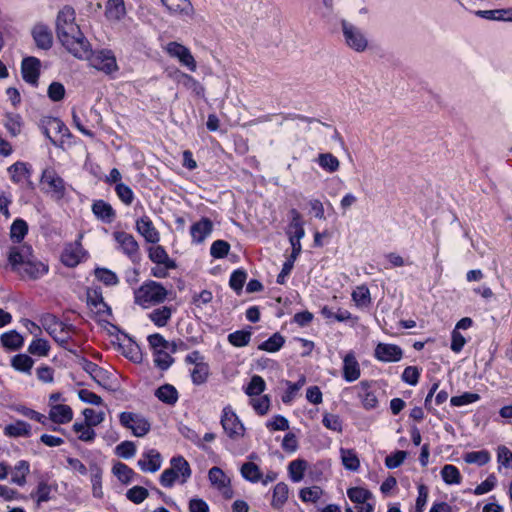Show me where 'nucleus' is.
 <instances>
[{"mask_svg":"<svg viewBox=\"0 0 512 512\" xmlns=\"http://www.w3.org/2000/svg\"><path fill=\"white\" fill-rule=\"evenodd\" d=\"M5 128L11 136L15 137L21 132V117L18 114H7L4 123Z\"/></svg>","mask_w":512,"mask_h":512,"instance_id":"13d9d810","label":"nucleus"},{"mask_svg":"<svg viewBox=\"0 0 512 512\" xmlns=\"http://www.w3.org/2000/svg\"><path fill=\"white\" fill-rule=\"evenodd\" d=\"M129 341L130 343L126 346L120 345V347L123 349L124 356L135 363L140 362L142 355L139 346L134 341H132L131 338H129Z\"/></svg>","mask_w":512,"mask_h":512,"instance_id":"338daca9","label":"nucleus"},{"mask_svg":"<svg viewBox=\"0 0 512 512\" xmlns=\"http://www.w3.org/2000/svg\"><path fill=\"white\" fill-rule=\"evenodd\" d=\"M112 472L117 479L125 485L131 483L134 476H136L134 470L122 462L114 464Z\"/></svg>","mask_w":512,"mask_h":512,"instance_id":"7c9ffc66","label":"nucleus"},{"mask_svg":"<svg viewBox=\"0 0 512 512\" xmlns=\"http://www.w3.org/2000/svg\"><path fill=\"white\" fill-rule=\"evenodd\" d=\"M87 304L91 307L96 308V313L99 315H112L111 308L105 303L102 293L99 290L95 289L87 292Z\"/></svg>","mask_w":512,"mask_h":512,"instance_id":"393cba45","label":"nucleus"},{"mask_svg":"<svg viewBox=\"0 0 512 512\" xmlns=\"http://www.w3.org/2000/svg\"><path fill=\"white\" fill-rule=\"evenodd\" d=\"M23 337L15 330L2 334V345L10 350H18L23 345Z\"/></svg>","mask_w":512,"mask_h":512,"instance_id":"e433bc0d","label":"nucleus"},{"mask_svg":"<svg viewBox=\"0 0 512 512\" xmlns=\"http://www.w3.org/2000/svg\"><path fill=\"white\" fill-rule=\"evenodd\" d=\"M441 476L447 484H459L461 482V474L458 468L451 464H446L442 467Z\"/></svg>","mask_w":512,"mask_h":512,"instance_id":"8fccbe9b","label":"nucleus"},{"mask_svg":"<svg viewBox=\"0 0 512 512\" xmlns=\"http://www.w3.org/2000/svg\"><path fill=\"white\" fill-rule=\"evenodd\" d=\"M342 464L344 467L350 471H357L360 467V461L353 450L344 449L340 450Z\"/></svg>","mask_w":512,"mask_h":512,"instance_id":"a18cd8bd","label":"nucleus"},{"mask_svg":"<svg viewBox=\"0 0 512 512\" xmlns=\"http://www.w3.org/2000/svg\"><path fill=\"white\" fill-rule=\"evenodd\" d=\"M115 241L119 244L121 251L133 262L139 263L141 259L139 244L132 234L124 231L113 233Z\"/></svg>","mask_w":512,"mask_h":512,"instance_id":"6e6552de","label":"nucleus"},{"mask_svg":"<svg viewBox=\"0 0 512 512\" xmlns=\"http://www.w3.org/2000/svg\"><path fill=\"white\" fill-rule=\"evenodd\" d=\"M167 53L186 66L190 71L195 72L197 69L196 61L190 50L178 42H169L166 47Z\"/></svg>","mask_w":512,"mask_h":512,"instance_id":"9d476101","label":"nucleus"},{"mask_svg":"<svg viewBox=\"0 0 512 512\" xmlns=\"http://www.w3.org/2000/svg\"><path fill=\"white\" fill-rule=\"evenodd\" d=\"M95 276L99 281L108 286L116 285L118 283L117 275L106 268H97L95 270Z\"/></svg>","mask_w":512,"mask_h":512,"instance_id":"0e129e2a","label":"nucleus"},{"mask_svg":"<svg viewBox=\"0 0 512 512\" xmlns=\"http://www.w3.org/2000/svg\"><path fill=\"white\" fill-rule=\"evenodd\" d=\"M136 453V446L132 441H123L116 446V454L124 459L133 457Z\"/></svg>","mask_w":512,"mask_h":512,"instance_id":"774afa93","label":"nucleus"},{"mask_svg":"<svg viewBox=\"0 0 512 512\" xmlns=\"http://www.w3.org/2000/svg\"><path fill=\"white\" fill-rule=\"evenodd\" d=\"M182 83L187 89L191 90L195 95H197L199 97L204 96V93H205L204 86L198 80H196L194 77H192L191 75L183 73L182 74Z\"/></svg>","mask_w":512,"mask_h":512,"instance_id":"864d4df0","label":"nucleus"},{"mask_svg":"<svg viewBox=\"0 0 512 512\" xmlns=\"http://www.w3.org/2000/svg\"><path fill=\"white\" fill-rule=\"evenodd\" d=\"M349 499L357 504H364L372 498V493L362 487H352L347 490Z\"/></svg>","mask_w":512,"mask_h":512,"instance_id":"49530a36","label":"nucleus"},{"mask_svg":"<svg viewBox=\"0 0 512 512\" xmlns=\"http://www.w3.org/2000/svg\"><path fill=\"white\" fill-rule=\"evenodd\" d=\"M171 468L179 474L181 484L191 477L192 470L188 461L181 455L174 456L170 460Z\"/></svg>","mask_w":512,"mask_h":512,"instance_id":"a878e982","label":"nucleus"},{"mask_svg":"<svg viewBox=\"0 0 512 512\" xmlns=\"http://www.w3.org/2000/svg\"><path fill=\"white\" fill-rule=\"evenodd\" d=\"M318 164L329 173L336 172L340 166L339 160L332 153L319 154Z\"/></svg>","mask_w":512,"mask_h":512,"instance_id":"37998d69","label":"nucleus"},{"mask_svg":"<svg viewBox=\"0 0 512 512\" xmlns=\"http://www.w3.org/2000/svg\"><path fill=\"white\" fill-rule=\"evenodd\" d=\"M115 192L118 196V198L127 206L131 205L134 200V192L132 189L124 184V183H117L115 185Z\"/></svg>","mask_w":512,"mask_h":512,"instance_id":"052dcab7","label":"nucleus"},{"mask_svg":"<svg viewBox=\"0 0 512 512\" xmlns=\"http://www.w3.org/2000/svg\"><path fill=\"white\" fill-rule=\"evenodd\" d=\"M209 375V365L200 361V363H196V366L191 371V379L193 384L201 385L207 381Z\"/></svg>","mask_w":512,"mask_h":512,"instance_id":"c03bdc74","label":"nucleus"},{"mask_svg":"<svg viewBox=\"0 0 512 512\" xmlns=\"http://www.w3.org/2000/svg\"><path fill=\"white\" fill-rule=\"evenodd\" d=\"M40 69L41 61L38 58L34 56L23 58L21 63V74L26 83L37 87L40 77Z\"/></svg>","mask_w":512,"mask_h":512,"instance_id":"9b49d317","label":"nucleus"},{"mask_svg":"<svg viewBox=\"0 0 512 512\" xmlns=\"http://www.w3.org/2000/svg\"><path fill=\"white\" fill-rule=\"evenodd\" d=\"M34 360L26 354H17L11 359V366L20 372L30 373Z\"/></svg>","mask_w":512,"mask_h":512,"instance_id":"4c0bfd02","label":"nucleus"},{"mask_svg":"<svg viewBox=\"0 0 512 512\" xmlns=\"http://www.w3.org/2000/svg\"><path fill=\"white\" fill-rule=\"evenodd\" d=\"M174 362V358L165 349L154 352V364L161 370H167Z\"/></svg>","mask_w":512,"mask_h":512,"instance_id":"5fc2aeb1","label":"nucleus"},{"mask_svg":"<svg viewBox=\"0 0 512 512\" xmlns=\"http://www.w3.org/2000/svg\"><path fill=\"white\" fill-rule=\"evenodd\" d=\"M126 15L124 0H108L105 6V16L109 20L120 21Z\"/></svg>","mask_w":512,"mask_h":512,"instance_id":"bb28decb","label":"nucleus"},{"mask_svg":"<svg viewBox=\"0 0 512 512\" xmlns=\"http://www.w3.org/2000/svg\"><path fill=\"white\" fill-rule=\"evenodd\" d=\"M161 2L171 13L186 17H192L194 14L190 0H161Z\"/></svg>","mask_w":512,"mask_h":512,"instance_id":"5701e85b","label":"nucleus"},{"mask_svg":"<svg viewBox=\"0 0 512 512\" xmlns=\"http://www.w3.org/2000/svg\"><path fill=\"white\" fill-rule=\"evenodd\" d=\"M148 496V490L142 486H134L126 492L127 499L134 504L142 503Z\"/></svg>","mask_w":512,"mask_h":512,"instance_id":"4d7b16f0","label":"nucleus"},{"mask_svg":"<svg viewBox=\"0 0 512 512\" xmlns=\"http://www.w3.org/2000/svg\"><path fill=\"white\" fill-rule=\"evenodd\" d=\"M342 375L347 382H354L361 375L360 365L353 352L347 353L343 358Z\"/></svg>","mask_w":512,"mask_h":512,"instance_id":"6ab92c4d","label":"nucleus"},{"mask_svg":"<svg viewBox=\"0 0 512 512\" xmlns=\"http://www.w3.org/2000/svg\"><path fill=\"white\" fill-rule=\"evenodd\" d=\"M252 333L249 330H238L228 335V341L235 347L247 346L251 340Z\"/></svg>","mask_w":512,"mask_h":512,"instance_id":"de8ad7c7","label":"nucleus"},{"mask_svg":"<svg viewBox=\"0 0 512 512\" xmlns=\"http://www.w3.org/2000/svg\"><path fill=\"white\" fill-rule=\"evenodd\" d=\"M288 486L284 482H279L273 489L271 505L274 508H281L288 499Z\"/></svg>","mask_w":512,"mask_h":512,"instance_id":"f704fd0d","label":"nucleus"},{"mask_svg":"<svg viewBox=\"0 0 512 512\" xmlns=\"http://www.w3.org/2000/svg\"><path fill=\"white\" fill-rule=\"evenodd\" d=\"M230 244L225 240H216L212 243L210 254L216 259L224 258L228 255Z\"/></svg>","mask_w":512,"mask_h":512,"instance_id":"680f3d73","label":"nucleus"},{"mask_svg":"<svg viewBox=\"0 0 512 512\" xmlns=\"http://www.w3.org/2000/svg\"><path fill=\"white\" fill-rule=\"evenodd\" d=\"M149 259L157 265H163L165 268L175 269L177 264L174 260L170 259L164 247L160 245H153L148 248Z\"/></svg>","mask_w":512,"mask_h":512,"instance_id":"412c9836","label":"nucleus"},{"mask_svg":"<svg viewBox=\"0 0 512 512\" xmlns=\"http://www.w3.org/2000/svg\"><path fill=\"white\" fill-rule=\"evenodd\" d=\"M208 478L212 485H216L219 488H223L227 484V477L225 473L219 467H212L208 472Z\"/></svg>","mask_w":512,"mask_h":512,"instance_id":"69168bd1","label":"nucleus"},{"mask_svg":"<svg viewBox=\"0 0 512 512\" xmlns=\"http://www.w3.org/2000/svg\"><path fill=\"white\" fill-rule=\"evenodd\" d=\"M43 185H47L48 188H44L45 193H50L56 200H61L66 194V185L63 178L53 168H46L43 170L41 179Z\"/></svg>","mask_w":512,"mask_h":512,"instance_id":"39448f33","label":"nucleus"},{"mask_svg":"<svg viewBox=\"0 0 512 512\" xmlns=\"http://www.w3.org/2000/svg\"><path fill=\"white\" fill-rule=\"evenodd\" d=\"M155 396L168 405H174L178 400V391L171 384H164L155 391Z\"/></svg>","mask_w":512,"mask_h":512,"instance_id":"c85d7f7f","label":"nucleus"},{"mask_svg":"<svg viewBox=\"0 0 512 512\" xmlns=\"http://www.w3.org/2000/svg\"><path fill=\"white\" fill-rule=\"evenodd\" d=\"M241 474L243 478L253 483L258 482L262 477L258 465L253 462L244 463L241 467Z\"/></svg>","mask_w":512,"mask_h":512,"instance_id":"09e8293b","label":"nucleus"},{"mask_svg":"<svg viewBox=\"0 0 512 512\" xmlns=\"http://www.w3.org/2000/svg\"><path fill=\"white\" fill-rule=\"evenodd\" d=\"M375 358L382 362H397L403 356L402 349L395 344L379 343L375 348Z\"/></svg>","mask_w":512,"mask_h":512,"instance_id":"2eb2a0df","label":"nucleus"},{"mask_svg":"<svg viewBox=\"0 0 512 512\" xmlns=\"http://www.w3.org/2000/svg\"><path fill=\"white\" fill-rule=\"evenodd\" d=\"M72 429L75 433H79V439L84 442H92L95 439L96 433L92 429L86 425V422L79 423L75 422L72 426Z\"/></svg>","mask_w":512,"mask_h":512,"instance_id":"603ef678","label":"nucleus"},{"mask_svg":"<svg viewBox=\"0 0 512 512\" xmlns=\"http://www.w3.org/2000/svg\"><path fill=\"white\" fill-rule=\"evenodd\" d=\"M8 262L12 270L22 278L36 280L48 272V265L36 259L32 247L28 244L10 247Z\"/></svg>","mask_w":512,"mask_h":512,"instance_id":"f03ea898","label":"nucleus"},{"mask_svg":"<svg viewBox=\"0 0 512 512\" xmlns=\"http://www.w3.org/2000/svg\"><path fill=\"white\" fill-rule=\"evenodd\" d=\"M135 303L147 307L148 304L162 303L167 297L165 287L156 281H147L134 292Z\"/></svg>","mask_w":512,"mask_h":512,"instance_id":"7ed1b4c3","label":"nucleus"},{"mask_svg":"<svg viewBox=\"0 0 512 512\" xmlns=\"http://www.w3.org/2000/svg\"><path fill=\"white\" fill-rule=\"evenodd\" d=\"M372 381H361L356 387L358 389V397L361 399L362 405L366 410L375 409L378 406V399L371 390Z\"/></svg>","mask_w":512,"mask_h":512,"instance_id":"f3484780","label":"nucleus"},{"mask_svg":"<svg viewBox=\"0 0 512 512\" xmlns=\"http://www.w3.org/2000/svg\"><path fill=\"white\" fill-rule=\"evenodd\" d=\"M212 230V221L207 217H203L191 226L190 234L195 242L202 243L212 233Z\"/></svg>","mask_w":512,"mask_h":512,"instance_id":"4be33fe9","label":"nucleus"},{"mask_svg":"<svg viewBox=\"0 0 512 512\" xmlns=\"http://www.w3.org/2000/svg\"><path fill=\"white\" fill-rule=\"evenodd\" d=\"M12 182L15 184L27 183L30 189L34 188L33 183L30 181L31 166L28 163L17 161L8 168Z\"/></svg>","mask_w":512,"mask_h":512,"instance_id":"ddd939ff","label":"nucleus"},{"mask_svg":"<svg viewBox=\"0 0 512 512\" xmlns=\"http://www.w3.org/2000/svg\"><path fill=\"white\" fill-rule=\"evenodd\" d=\"M341 26L347 46L356 52H364L368 47V40L361 29L346 20L341 22Z\"/></svg>","mask_w":512,"mask_h":512,"instance_id":"423d86ee","label":"nucleus"},{"mask_svg":"<svg viewBox=\"0 0 512 512\" xmlns=\"http://www.w3.org/2000/svg\"><path fill=\"white\" fill-rule=\"evenodd\" d=\"M61 261L67 267H75L76 265H78L80 262L79 245H77L76 247L70 245L69 247L65 248L61 255Z\"/></svg>","mask_w":512,"mask_h":512,"instance_id":"58836bf2","label":"nucleus"},{"mask_svg":"<svg viewBox=\"0 0 512 512\" xmlns=\"http://www.w3.org/2000/svg\"><path fill=\"white\" fill-rule=\"evenodd\" d=\"M171 314V308L163 306L153 310L149 314V318L156 326L163 327L168 323L169 319L171 318Z\"/></svg>","mask_w":512,"mask_h":512,"instance_id":"a19ab883","label":"nucleus"},{"mask_svg":"<svg viewBox=\"0 0 512 512\" xmlns=\"http://www.w3.org/2000/svg\"><path fill=\"white\" fill-rule=\"evenodd\" d=\"M91 209L94 216L104 223L110 224L116 218L115 210L113 209L111 204L104 200H95L92 203Z\"/></svg>","mask_w":512,"mask_h":512,"instance_id":"aec40b11","label":"nucleus"},{"mask_svg":"<svg viewBox=\"0 0 512 512\" xmlns=\"http://www.w3.org/2000/svg\"><path fill=\"white\" fill-rule=\"evenodd\" d=\"M246 278V272L244 270L237 269L231 274L229 285L235 292L239 294V292L242 291Z\"/></svg>","mask_w":512,"mask_h":512,"instance_id":"e2e57ef3","label":"nucleus"},{"mask_svg":"<svg viewBox=\"0 0 512 512\" xmlns=\"http://www.w3.org/2000/svg\"><path fill=\"white\" fill-rule=\"evenodd\" d=\"M308 463L304 459H296L289 463V476L293 482H299L303 479Z\"/></svg>","mask_w":512,"mask_h":512,"instance_id":"72a5a7b5","label":"nucleus"},{"mask_svg":"<svg viewBox=\"0 0 512 512\" xmlns=\"http://www.w3.org/2000/svg\"><path fill=\"white\" fill-rule=\"evenodd\" d=\"M351 296L358 307H366L371 303L370 291L365 285L357 286Z\"/></svg>","mask_w":512,"mask_h":512,"instance_id":"79ce46f5","label":"nucleus"},{"mask_svg":"<svg viewBox=\"0 0 512 512\" xmlns=\"http://www.w3.org/2000/svg\"><path fill=\"white\" fill-rule=\"evenodd\" d=\"M305 378L302 377L297 382L292 383L290 381H286V384L288 385L287 390L282 395V402L285 404H289L294 399L296 393L302 388V386L305 384Z\"/></svg>","mask_w":512,"mask_h":512,"instance_id":"6e6d98bb","label":"nucleus"},{"mask_svg":"<svg viewBox=\"0 0 512 512\" xmlns=\"http://www.w3.org/2000/svg\"><path fill=\"white\" fill-rule=\"evenodd\" d=\"M40 128L42 133L50 140L53 145H56V140L52 134H61L62 137L69 136V130L65 124L56 117H46L41 120Z\"/></svg>","mask_w":512,"mask_h":512,"instance_id":"f8f14e48","label":"nucleus"},{"mask_svg":"<svg viewBox=\"0 0 512 512\" xmlns=\"http://www.w3.org/2000/svg\"><path fill=\"white\" fill-rule=\"evenodd\" d=\"M32 37L36 46L42 50H49L53 44L52 32L48 26L37 24L32 29Z\"/></svg>","mask_w":512,"mask_h":512,"instance_id":"dca6fc26","label":"nucleus"},{"mask_svg":"<svg viewBox=\"0 0 512 512\" xmlns=\"http://www.w3.org/2000/svg\"><path fill=\"white\" fill-rule=\"evenodd\" d=\"M83 57L82 59H84ZM89 60V64L98 71H102L105 74H111L118 70L116 57L114 53L109 49H102L99 51L92 52L86 57Z\"/></svg>","mask_w":512,"mask_h":512,"instance_id":"20e7f679","label":"nucleus"},{"mask_svg":"<svg viewBox=\"0 0 512 512\" xmlns=\"http://www.w3.org/2000/svg\"><path fill=\"white\" fill-rule=\"evenodd\" d=\"M73 411L65 404L52 405L49 412V419L56 424H65L72 420Z\"/></svg>","mask_w":512,"mask_h":512,"instance_id":"b1692460","label":"nucleus"},{"mask_svg":"<svg viewBox=\"0 0 512 512\" xmlns=\"http://www.w3.org/2000/svg\"><path fill=\"white\" fill-rule=\"evenodd\" d=\"M135 228L144 237L146 242L157 244L160 241V234L148 216H142L137 219Z\"/></svg>","mask_w":512,"mask_h":512,"instance_id":"4468645a","label":"nucleus"},{"mask_svg":"<svg viewBox=\"0 0 512 512\" xmlns=\"http://www.w3.org/2000/svg\"><path fill=\"white\" fill-rule=\"evenodd\" d=\"M265 388L266 383L264 379L259 375H253L245 388V393L250 397L257 396L264 392Z\"/></svg>","mask_w":512,"mask_h":512,"instance_id":"3c124183","label":"nucleus"},{"mask_svg":"<svg viewBox=\"0 0 512 512\" xmlns=\"http://www.w3.org/2000/svg\"><path fill=\"white\" fill-rule=\"evenodd\" d=\"M463 459L468 464L484 466L490 461L491 456L487 450H480L467 452L466 454H464Z\"/></svg>","mask_w":512,"mask_h":512,"instance_id":"ea45409f","label":"nucleus"},{"mask_svg":"<svg viewBox=\"0 0 512 512\" xmlns=\"http://www.w3.org/2000/svg\"><path fill=\"white\" fill-rule=\"evenodd\" d=\"M119 421L123 427L130 429L136 437L145 436L151 429L149 421L136 413L122 412L119 415Z\"/></svg>","mask_w":512,"mask_h":512,"instance_id":"0eeeda50","label":"nucleus"},{"mask_svg":"<svg viewBox=\"0 0 512 512\" xmlns=\"http://www.w3.org/2000/svg\"><path fill=\"white\" fill-rule=\"evenodd\" d=\"M28 233V224L23 219H16L10 228V238L14 243H20Z\"/></svg>","mask_w":512,"mask_h":512,"instance_id":"c9c22d12","label":"nucleus"},{"mask_svg":"<svg viewBox=\"0 0 512 512\" xmlns=\"http://www.w3.org/2000/svg\"><path fill=\"white\" fill-rule=\"evenodd\" d=\"M49 349H50V346H49L48 341L45 339H42V338L33 340L28 347L29 353H31L32 355H37V356L48 355Z\"/></svg>","mask_w":512,"mask_h":512,"instance_id":"bf43d9fd","label":"nucleus"},{"mask_svg":"<svg viewBox=\"0 0 512 512\" xmlns=\"http://www.w3.org/2000/svg\"><path fill=\"white\" fill-rule=\"evenodd\" d=\"M285 344V338L279 332L274 333L266 341L259 344L258 349L269 353L279 351Z\"/></svg>","mask_w":512,"mask_h":512,"instance_id":"473e14b6","label":"nucleus"},{"mask_svg":"<svg viewBox=\"0 0 512 512\" xmlns=\"http://www.w3.org/2000/svg\"><path fill=\"white\" fill-rule=\"evenodd\" d=\"M4 434L12 438L29 437L31 435V425L23 420H17L5 426Z\"/></svg>","mask_w":512,"mask_h":512,"instance_id":"cd10ccee","label":"nucleus"},{"mask_svg":"<svg viewBox=\"0 0 512 512\" xmlns=\"http://www.w3.org/2000/svg\"><path fill=\"white\" fill-rule=\"evenodd\" d=\"M137 464L142 471L154 473L161 467L162 456L157 450L150 449L143 454V458L139 459Z\"/></svg>","mask_w":512,"mask_h":512,"instance_id":"a211bd4d","label":"nucleus"},{"mask_svg":"<svg viewBox=\"0 0 512 512\" xmlns=\"http://www.w3.org/2000/svg\"><path fill=\"white\" fill-rule=\"evenodd\" d=\"M72 6H64L56 17V34L62 45L76 58L82 59L90 53V43L81 32Z\"/></svg>","mask_w":512,"mask_h":512,"instance_id":"f257e3e1","label":"nucleus"},{"mask_svg":"<svg viewBox=\"0 0 512 512\" xmlns=\"http://www.w3.org/2000/svg\"><path fill=\"white\" fill-rule=\"evenodd\" d=\"M221 425L228 437L233 440L243 437L244 435V425L230 407H225L223 409Z\"/></svg>","mask_w":512,"mask_h":512,"instance_id":"1a4fd4ad","label":"nucleus"},{"mask_svg":"<svg viewBox=\"0 0 512 512\" xmlns=\"http://www.w3.org/2000/svg\"><path fill=\"white\" fill-rule=\"evenodd\" d=\"M84 371H86L98 384H100V379H103L106 371L99 367L94 362L88 360L85 357H79V361L77 362Z\"/></svg>","mask_w":512,"mask_h":512,"instance_id":"c756f323","label":"nucleus"},{"mask_svg":"<svg viewBox=\"0 0 512 512\" xmlns=\"http://www.w3.org/2000/svg\"><path fill=\"white\" fill-rule=\"evenodd\" d=\"M30 472V464L26 460L19 461L13 470L11 482L19 486L26 484V476Z\"/></svg>","mask_w":512,"mask_h":512,"instance_id":"2f4dec72","label":"nucleus"}]
</instances>
